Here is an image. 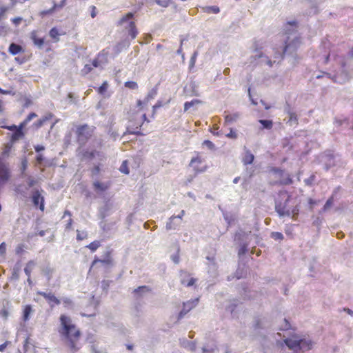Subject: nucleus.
I'll list each match as a JSON object with an SVG mask.
<instances>
[{"label": "nucleus", "instance_id": "f257e3e1", "mask_svg": "<svg viewBox=\"0 0 353 353\" xmlns=\"http://www.w3.org/2000/svg\"><path fill=\"white\" fill-rule=\"evenodd\" d=\"M297 23L296 21H288L284 28L285 33L287 35L285 39L282 43V45L274 49L275 50L274 55V60L269 59L266 55H264L261 52H259L257 48L254 50V54L250 57V62L254 63L256 59V64H266L269 67H272L273 63L282 59L285 55L293 56L300 46V38L298 36L297 32Z\"/></svg>", "mask_w": 353, "mask_h": 353}, {"label": "nucleus", "instance_id": "f03ea898", "mask_svg": "<svg viewBox=\"0 0 353 353\" xmlns=\"http://www.w3.org/2000/svg\"><path fill=\"white\" fill-rule=\"evenodd\" d=\"M60 321L61 329L59 330V333L65 343H67L70 350L72 352L77 351L79 347L77 345V341L80 336V331L72 323L70 317L65 314L61 315Z\"/></svg>", "mask_w": 353, "mask_h": 353}, {"label": "nucleus", "instance_id": "7ed1b4c3", "mask_svg": "<svg viewBox=\"0 0 353 353\" xmlns=\"http://www.w3.org/2000/svg\"><path fill=\"white\" fill-rule=\"evenodd\" d=\"M285 344L289 349L294 352H305L312 347V342L310 339H301L297 335H294L290 338H286L284 340Z\"/></svg>", "mask_w": 353, "mask_h": 353}, {"label": "nucleus", "instance_id": "20e7f679", "mask_svg": "<svg viewBox=\"0 0 353 353\" xmlns=\"http://www.w3.org/2000/svg\"><path fill=\"white\" fill-rule=\"evenodd\" d=\"M281 200L276 201L275 210L280 217L290 216V206L288 203L290 201L291 196L286 192L282 193L279 196Z\"/></svg>", "mask_w": 353, "mask_h": 353}, {"label": "nucleus", "instance_id": "39448f33", "mask_svg": "<svg viewBox=\"0 0 353 353\" xmlns=\"http://www.w3.org/2000/svg\"><path fill=\"white\" fill-rule=\"evenodd\" d=\"M133 17L134 14L132 12H128L125 16H123L119 21V23L121 25H124L125 23H127L125 28L128 29V34L131 37L132 39H135L138 33L134 22L131 21Z\"/></svg>", "mask_w": 353, "mask_h": 353}, {"label": "nucleus", "instance_id": "423d86ee", "mask_svg": "<svg viewBox=\"0 0 353 353\" xmlns=\"http://www.w3.org/2000/svg\"><path fill=\"white\" fill-rule=\"evenodd\" d=\"M43 190L34 188L32 191V202L34 207L39 208L41 211H44L45 209V199L42 195Z\"/></svg>", "mask_w": 353, "mask_h": 353}, {"label": "nucleus", "instance_id": "0eeeda50", "mask_svg": "<svg viewBox=\"0 0 353 353\" xmlns=\"http://www.w3.org/2000/svg\"><path fill=\"white\" fill-rule=\"evenodd\" d=\"M92 130L88 125L79 126L77 130V139L79 144H84L92 136Z\"/></svg>", "mask_w": 353, "mask_h": 353}, {"label": "nucleus", "instance_id": "6e6552de", "mask_svg": "<svg viewBox=\"0 0 353 353\" xmlns=\"http://www.w3.org/2000/svg\"><path fill=\"white\" fill-rule=\"evenodd\" d=\"M199 299L188 301L183 303V308L178 314V320L182 319L184 316L188 314L192 309L195 307L198 304Z\"/></svg>", "mask_w": 353, "mask_h": 353}, {"label": "nucleus", "instance_id": "1a4fd4ad", "mask_svg": "<svg viewBox=\"0 0 353 353\" xmlns=\"http://www.w3.org/2000/svg\"><path fill=\"white\" fill-rule=\"evenodd\" d=\"M38 294L42 296L49 303L51 307L54 305H59L61 301L51 292H38Z\"/></svg>", "mask_w": 353, "mask_h": 353}, {"label": "nucleus", "instance_id": "9d476101", "mask_svg": "<svg viewBox=\"0 0 353 353\" xmlns=\"http://www.w3.org/2000/svg\"><path fill=\"white\" fill-rule=\"evenodd\" d=\"M93 188L95 192L97 193L105 192L109 189L111 185V183L110 181L108 182H100L99 181H95L92 183Z\"/></svg>", "mask_w": 353, "mask_h": 353}, {"label": "nucleus", "instance_id": "9b49d317", "mask_svg": "<svg viewBox=\"0 0 353 353\" xmlns=\"http://www.w3.org/2000/svg\"><path fill=\"white\" fill-rule=\"evenodd\" d=\"M322 161L325 163V169L328 170L330 168L335 165L334 156L330 152L325 154L322 157Z\"/></svg>", "mask_w": 353, "mask_h": 353}, {"label": "nucleus", "instance_id": "f8f14e48", "mask_svg": "<svg viewBox=\"0 0 353 353\" xmlns=\"http://www.w3.org/2000/svg\"><path fill=\"white\" fill-rule=\"evenodd\" d=\"M181 222L180 220H176L175 216H172L166 223L167 230H175L179 228Z\"/></svg>", "mask_w": 353, "mask_h": 353}, {"label": "nucleus", "instance_id": "ddd939ff", "mask_svg": "<svg viewBox=\"0 0 353 353\" xmlns=\"http://www.w3.org/2000/svg\"><path fill=\"white\" fill-rule=\"evenodd\" d=\"M244 152L245 153L242 158L243 163L245 165L252 164L254 160V155L246 147H244Z\"/></svg>", "mask_w": 353, "mask_h": 353}, {"label": "nucleus", "instance_id": "4468645a", "mask_svg": "<svg viewBox=\"0 0 353 353\" xmlns=\"http://www.w3.org/2000/svg\"><path fill=\"white\" fill-rule=\"evenodd\" d=\"M188 276L189 274L187 272L183 270L181 271L180 277L181 284L185 285L188 287H190L194 284L196 279L194 278H190V280L187 281L186 277H188Z\"/></svg>", "mask_w": 353, "mask_h": 353}, {"label": "nucleus", "instance_id": "2eb2a0df", "mask_svg": "<svg viewBox=\"0 0 353 353\" xmlns=\"http://www.w3.org/2000/svg\"><path fill=\"white\" fill-rule=\"evenodd\" d=\"M350 79V75L346 72H342L340 74H336L334 77V81L343 84Z\"/></svg>", "mask_w": 353, "mask_h": 353}, {"label": "nucleus", "instance_id": "dca6fc26", "mask_svg": "<svg viewBox=\"0 0 353 353\" xmlns=\"http://www.w3.org/2000/svg\"><path fill=\"white\" fill-rule=\"evenodd\" d=\"M30 38L32 40L34 44L39 48H42L44 44V39L42 37H38L36 31L31 32Z\"/></svg>", "mask_w": 353, "mask_h": 353}, {"label": "nucleus", "instance_id": "f3484780", "mask_svg": "<svg viewBox=\"0 0 353 353\" xmlns=\"http://www.w3.org/2000/svg\"><path fill=\"white\" fill-rule=\"evenodd\" d=\"M99 262L104 265H110L112 263V259L110 256V252H107L105 253V256L102 259H99L97 257H95L94 261H92V266L94 265L96 263Z\"/></svg>", "mask_w": 353, "mask_h": 353}, {"label": "nucleus", "instance_id": "a211bd4d", "mask_svg": "<svg viewBox=\"0 0 353 353\" xmlns=\"http://www.w3.org/2000/svg\"><path fill=\"white\" fill-rule=\"evenodd\" d=\"M29 189L30 188L26 185V184L22 183L16 187L15 191L22 196L27 197Z\"/></svg>", "mask_w": 353, "mask_h": 353}, {"label": "nucleus", "instance_id": "6ab92c4d", "mask_svg": "<svg viewBox=\"0 0 353 353\" xmlns=\"http://www.w3.org/2000/svg\"><path fill=\"white\" fill-rule=\"evenodd\" d=\"M241 117L240 112H234L231 114H226L225 116V123L226 124H230L233 122L236 121Z\"/></svg>", "mask_w": 353, "mask_h": 353}, {"label": "nucleus", "instance_id": "aec40b11", "mask_svg": "<svg viewBox=\"0 0 353 353\" xmlns=\"http://www.w3.org/2000/svg\"><path fill=\"white\" fill-rule=\"evenodd\" d=\"M9 170L4 164H0V180L6 181L9 179Z\"/></svg>", "mask_w": 353, "mask_h": 353}, {"label": "nucleus", "instance_id": "412c9836", "mask_svg": "<svg viewBox=\"0 0 353 353\" xmlns=\"http://www.w3.org/2000/svg\"><path fill=\"white\" fill-rule=\"evenodd\" d=\"M22 51H23V48L15 43H12L9 46L8 52L12 55H16Z\"/></svg>", "mask_w": 353, "mask_h": 353}, {"label": "nucleus", "instance_id": "4be33fe9", "mask_svg": "<svg viewBox=\"0 0 353 353\" xmlns=\"http://www.w3.org/2000/svg\"><path fill=\"white\" fill-rule=\"evenodd\" d=\"M24 137V133L21 130H17L12 134L10 143H13Z\"/></svg>", "mask_w": 353, "mask_h": 353}, {"label": "nucleus", "instance_id": "5701e85b", "mask_svg": "<svg viewBox=\"0 0 353 353\" xmlns=\"http://www.w3.org/2000/svg\"><path fill=\"white\" fill-rule=\"evenodd\" d=\"M142 124H139L135 128L133 127L132 125H129L127 127L126 131L123 133V137H124L126 134H140V132L139 131V129L141 126Z\"/></svg>", "mask_w": 353, "mask_h": 353}, {"label": "nucleus", "instance_id": "b1692460", "mask_svg": "<svg viewBox=\"0 0 353 353\" xmlns=\"http://www.w3.org/2000/svg\"><path fill=\"white\" fill-rule=\"evenodd\" d=\"M150 290L149 287L143 285V286H139V288L134 289V295L138 297V296H141L143 294L148 292Z\"/></svg>", "mask_w": 353, "mask_h": 353}, {"label": "nucleus", "instance_id": "393cba45", "mask_svg": "<svg viewBox=\"0 0 353 353\" xmlns=\"http://www.w3.org/2000/svg\"><path fill=\"white\" fill-rule=\"evenodd\" d=\"M65 1L66 0H61L59 3H54L51 9L42 12V14H51L54 10L63 8L65 5Z\"/></svg>", "mask_w": 353, "mask_h": 353}, {"label": "nucleus", "instance_id": "a878e982", "mask_svg": "<svg viewBox=\"0 0 353 353\" xmlns=\"http://www.w3.org/2000/svg\"><path fill=\"white\" fill-rule=\"evenodd\" d=\"M32 312V308L30 305H27L25 306L23 310V321H27L30 319V315Z\"/></svg>", "mask_w": 353, "mask_h": 353}, {"label": "nucleus", "instance_id": "bb28decb", "mask_svg": "<svg viewBox=\"0 0 353 353\" xmlns=\"http://www.w3.org/2000/svg\"><path fill=\"white\" fill-rule=\"evenodd\" d=\"M36 263L34 261H30L24 268V272L28 276V277L30 276L31 272L33 268L35 266Z\"/></svg>", "mask_w": 353, "mask_h": 353}, {"label": "nucleus", "instance_id": "cd10ccee", "mask_svg": "<svg viewBox=\"0 0 353 353\" xmlns=\"http://www.w3.org/2000/svg\"><path fill=\"white\" fill-rule=\"evenodd\" d=\"M259 122L262 125V129L270 130L273 125L272 120L259 119Z\"/></svg>", "mask_w": 353, "mask_h": 353}, {"label": "nucleus", "instance_id": "c85d7f7f", "mask_svg": "<svg viewBox=\"0 0 353 353\" xmlns=\"http://www.w3.org/2000/svg\"><path fill=\"white\" fill-rule=\"evenodd\" d=\"M38 183V179L32 176L28 175L26 177V185L29 188H33Z\"/></svg>", "mask_w": 353, "mask_h": 353}, {"label": "nucleus", "instance_id": "c756f323", "mask_svg": "<svg viewBox=\"0 0 353 353\" xmlns=\"http://www.w3.org/2000/svg\"><path fill=\"white\" fill-rule=\"evenodd\" d=\"M157 94V88H154L149 91L145 98V101L148 103L150 100L154 99Z\"/></svg>", "mask_w": 353, "mask_h": 353}, {"label": "nucleus", "instance_id": "7c9ffc66", "mask_svg": "<svg viewBox=\"0 0 353 353\" xmlns=\"http://www.w3.org/2000/svg\"><path fill=\"white\" fill-rule=\"evenodd\" d=\"M203 10L205 12L210 14V13H214L217 14L220 12V9L216 6H206L203 8Z\"/></svg>", "mask_w": 353, "mask_h": 353}, {"label": "nucleus", "instance_id": "2f4dec72", "mask_svg": "<svg viewBox=\"0 0 353 353\" xmlns=\"http://www.w3.org/2000/svg\"><path fill=\"white\" fill-rule=\"evenodd\" d=\"M201 101L199 99H193L191 101H186L185 103H184V111L186 112L188 111L191 107H192L193 105H196V104H199L201 103Z\"/></svg>", "mask_w": 353, "mask_h": 353}, {"label": "nucleus", "instance_id": "473e14b6", "mask_svg": "<svg viewBox=\"0 0 353 353\" xmlns=\"http://www.w3.org/2000/svg\"><path fill=\"white\" fill-rule=\"evenodd\" d=\"M42 272L47 277L48 281H50L52 277L53 270L49 265H47L43 268Z\"/></svg>", "mask_w": 353, "mask_h": 353}, {"label": "nucleus", "instance_id": "72a5a7b5", "mask_svg": "<svg viewBox=\"0 0 353 353\" xmlns=\"http://www.w3.org/2000/svg\"><path fill=\"white\" fill-rule=\"evenodd\" d=\"M289 211L290 216H292V219L293 220H296L299 211L297 205L293 206L292 208H290Z\"/></svg>", "mask_w": 353, "mask_h": 353}, {"label": "nucleus", "instance_id": "f704fd0d", "mask_svg": "<svg viewBox=\"0 0 353 353\" xmlns=\"http://www.w3.org/2000/svg\"><path fill=\"white\" fill-rule=\"evenodd\" d=\"M334 203V194L327 200L323 208H322L323 212L327 211Z\"/></svg>", "mask_w": 353, "mask_h": 353}, {"label": "nucleus", "instance_id": "c9c22d12", "mask_svg": "<svg viewBox=\"0 0 353 353\" xmlns=\"http://www.w3.org/2000/svg\"><path fill=\"white\" fill-rule=\"evenodd\" d=\"M101 245L100 241H94L90 243L89 245L86 246V248H89L92 252H95Z\"/></svg>", "mask_w": 353, "mask_h": 353}, {"label": "nucleus", "instance_id": "e433bc0d", "mask_svg": "<svg viewBox=\"0 0 353 353\" xmlns=\"http://www.w3.org/2000/svg\"><path fill=\"white\" fill-rule=\"evenodd\" d=\"M28 164V162L27 158L26 157H23L21 161V166H20V170H21L22 174H24L26 170L27 169Z\"/></svg>", "mask_w": 353, "mask_h": 353}, {"label": "nucleus", "instance_id": "4c0bfd02", "mask_svg": "<svg viewBox=\"0 0 353 353\" xmlns=\"http://www.w3.org/2000/svg\"><path fill=\"white\" fill-rule=\"evenodd\" d=\"M297 121L298 119L296 114L295 113H290L289 119L288 120L287 123L290 125H293L297 124Z\"/></svg>", "mask_w": 353, "mask_h": 353}, {"label": "nucleus", "instance_id": "58836bf2", "mask_svg": "<svg viewBox=\"0 0 353 353\" xmlns=\"http://www.w3.org/2000/svg\"><path fill=\"white\" fill-rule=\"evenodd\" d=\"M12 145H13V143L9 142L8 143L6 146H5V149L3 150V152H2V155L3 157H8L9 156V154H10V152L12 148Z\"/></svg>", "mask_w": 353, "mask_h": 353}, {"label": "nucleus", "instance_id": "ea45409f", "mask_svg": "<svg viewBox=\"0 0 353 353\" xmlns=\"http://www.w3.org/2000/svg\"><path fill=\"white\" fill-rule=\"evenodd\" d=\"M49 35L54 39L59 40L58 36L59 35V31L56 28H52L49 32Z\"/></svg>", "mask_w": 353, "mask_h": 353}, {"label": "nucleus", "instance_id": "a19ab883", "mask_svg": "<svg viewBox=\"0 0 353 353\" xmlns=\"http://www.w3.org/2000/svg\"><path fill=\"white\" fill-rule=\"evenodd\" d=\"M271 237L276 241H281L283 240L284 236L283 234L279 232H273L271 234Z\"/></svg>", "mask_w": 353, "mask_h": 353}, {"label": "nucleus", "instance_id": "79ce46f5", "mask_svg": "<svg viewBox=\"0 0 353 353\" xmlns=\"http://www.w3.org/2000/svg\"><path fill=\"white\" fill-rule=\"evenodd\" d=\"M125 86L129 89H132V90L138 88V84L137 83V82L131 81H126L125 83Z\"/></svg>", "mask_w": 353, "mask_h": 353}, {"label": "nucleus", "instance_id": "37998d69", "mask_svg": "<svg viewBox=\"0 0 353 353\" xmlns=\"http://www.w3.org/2000/svg\"><path fill=\"white\" fill-rule=\"evenodd\" d=\"M108 87V84L107 81H104L102 83V85L98 88V92L100 94H103L106 92Z\"/></svg>", "mask_w": 353, "mask_h": 353}, {"label": "nucleus", "instance_id": "c03bdc74", "mask_svg": "<svg viewBox=\"0 0 353 353\" xmlns=\"http://www.w3.org/2000/svg\"><path fill=\"white\" fill-rule=\"evenodd\" d=\"M19 269L18 268H14L12 273L11 279L12 280H18L19 278Z\"/></svg>", "mask_w": 353, "mask_h": 353}, {"label": "nucleus", "instance_id": "a18cd8bd", "mask_svg": "<svg viewBox=\"0 0 353 353\" xmlns=\"http://www.w3.org/2000/svg\"><path fill=\"white\" fill-rule=\"evenodd\" d=\"M88 234L86 232L84 231H79L77 230V239L79 241H81L85 239L87 237Z\"/></svg>", "mask_w": 353, "mask_h": 353}, {"label": "nucleus", "instance_id": "49530a36", "mask_svg": "<svg viewBox=\"0 0 353 353\" xmlns=\"http://www.w3.org/2000/svg\"><path fill=\"white\" fill-rule=\"evenodd\" d=\"M247 251H248L247 245L243 244L241 245V247L239 250L238 254L239 256H242V255L245 254L247 252Z\"/></svg>", "mask_w": 353, "mask_h": 353}, {"label": "nucleus", "instance_id": "de8ad7c7", "mask_svg": "<svg viewBox=\"0 0 353 353\" xmlns=\"http://www.w3.org/2000/svg\"><path fill=\"white\" fill-rule=\"evenodd\" d=\"M120 171L122 172V173H124V174H129L130 171L127 167V164H126V161H123V163L121 164V167H120Z\"/></svg>", "mask_w": 353, "mask_h": 353}, {"label": "nucleus", "instance_id": "09e8293b", "mask_svg": "<svg viewBox=\"0 0 353 353\" xmlns=\"http://www.w3.org/2000/svg\"><path fill=\"white\" fill-rule=\"evenodd\" d=\"M203 145L208 147L210 150H213L215 148L214 144L209 140H205L203 143Z\"/></svg>", "mask_w": 353, "mask_h": 353}, {"label": "nucleus", "instance_id": "8fccbe9b", "mask_svg": "<svg viewBox=\"0 0 353 353\" xmlns=\"http://www.w3.org/2000/svg\"><path fill=\"white\" fill-rule=\"evenodd\" d=\"M196 56H197V52H195L191 57L190 63H189L190 68L194 67L195 62H196Z\"/></svg>", "mask_w": 353, "mask_h": 353}, {"label": "nucleus", "instance_id": "3c124183", "mask_svg": "<svg viewBox=\"0 0 353 353\" xmlns=\"http://www.w3.org/2000/svg\"><path fill=\"white\" fill-rule=\"evenodd\" d=\"M53 116L54 115L52 113L48 112V113L46 114L43 117H42L41 119H42L43 123H45L46 121L51 119L53 117Z\"/></svg>", "mask_w": 353, "mask_h": 353}, {"label": "nucleus", "instance_id": "603ef678", "mask_svg": "<svg viewBox=\"0 0 353 353\" xmlns=\"http://www.w3.org/2000/svg\"><path fill=\"white\" fill-rule=\"evenodd\" d=\"M281 183L284 185H290L292 183V179L290 176H288V177L281 181Z\"/></svg>", "mask_w": 353, "mask_h": 353}, {"label": "nucleus", "instance_id": "864d4df0", "mask_svg": "<svg viewBox=\"0 0 353 353\" xmlns=\"http://www.w3.org/2000/svg\"><path fill=\"white\" fill-rule=\"evenodd\" d=\"M37 117V114L34 113V112H31L30 113L28 117H26V119H25L26 122H27L28 123L33 119L36 118Z\"/></svg>", "mask_w": 353, "mask_h": 353}, {"label": "nucleus", "instance_id": "5fc2aeb1", "mask_svg": "<svg viewBox=\"0 0 353 353\" xmlns=\"http://www.w3.org/2000/svg\"><path fill=\"white\" fill-rule=\"evenodd\" d=\"M226 137L230 139H236L237 134L236 132L233 130L232 129H230V131L228 134H226Z\"/></svg>", "mask_w": 353, "mask_h": 353}, {"label": "nucleus", "instance_id": "6e6d98bb", "mask_svg": "<svg viewBox=\"0 0 353 353\" xmlns=\"http://www.w3.org/2000/svg\"><path fill=\"white\" fill-rule=\"evenodd\" d=\"M62 301L65 307H68L72 304V301L70 298L65 297L62 299Z\"/></svg>", "mask_w": 353, "mask_h": 353}, {"label": "nucleus", "instance_id": "4d7b16f0", "mask_svg": "<svg viewBox=\"0 0 353 353\" xmlns=\"http://www.w3.org/2000/svg\"><path fill=\"white\" fill-rule=\"evenodd\" d=\"M164 104H165V103H164L162 101L159 100V101L155 103V105H153V109H154V110H157V109H159V108H160L163 107V106L164 105Z\"/></svg>", "mask_w": 353, "mask_h": 353}, {"label": "nucleus", "instance_id": "13d9d810", "mask_svg": "<svg viewBox=\"0 0 353 353\" xmlns=\"http://www.w3.org/2000/svg\"><path fill=\"white\" fill-rule=\"evenodd\" d=\"M6 243L4 242L1 243L0 244V255H3L6 253Z\"/></svg>", "mask_w": 353, "mask_h": 353}, {"label": "nucleus", "instance_id": "bf43d9fd", "mask_svg": "<svg viewBox=\"0 0 353 353\" xmlns=\"http://www.w3.org/2000/svg\"><path fill=\"white\" fill-rule=\"evenodd\" d=\"M23 20V19L21 17H14L13 19H12V23L16 26H19V23L21 22V21Z\"/></svg>", "mask_w": 353, "mask_h": 353}, {"label": "nucleus", "instance_id": "052dcab7", "mask_svg": "<svg viewBox=\"0 0 353 353\" xmlns=\"http://www.w3.org/2000/svg\"><path fill=\"white\" fill-rule=\"evenodd\" d=\"M223 218H224L225 221L228 223V225H230L231 221H232L231 217H230L228 214L226 212H223Z\"/></svg>", "mask_w": 353, "mask_h": 353}, {"label": "nucleus", "instance_id": "680f3d73", "mask_svg": "<svg viewBox=\"0 0 353 353\" xmlns=\"http://www.w3.org/2000/svg\"><path fill=\"white\" fill-rule=\"evenodd\" d=\"M8 11V8L1 7L0 8V20L3 17L6 12Z\"/></svg>", "mask_w": 353, "mask_h": 353}, {"label": "nucleus", "instance_id": "e2e57ef3", "mask_svg": "<svg viewBox=\"0 0 353 353\" xmlns=\"http://www.w3.org/2000/svg\"><path fill=\"white\" fill-rule=\"evenodd\" d=\"M43 160H44V157H43V154H38L36 157V161H37V163H39V164H41L43 163Z\"/></svg>", "mask_w": 353, "mask_h": 353}, {"label": "nucleus", "instance_id": "0e129e2a", "mask_svg": "<svg viewBox=\"0 0 353 353\" xmlns=\"http://www.w3.org/2000/svg\"><path fill=\"white\" fill-rule=\"evenodd\" d=\"M92 67L94 68H99L101 67V64L98 59H95L92 61Z\"/></svg>", "mask_w": 353, "mask_h": 353}, {"label": "nucleus", "instance_id": "69168bd1", "mask_svg": "<svg viewBox=\"0 0 353 353\" xmlns=\"http://www.w3.org/2000/svg\"><path fill=\"white\" fill-rule=\"evenodd\" d=\"M100 172V168L99 165H96L94 167V168L92 170V175H97Z\"/></svg>", "mask_w": 353, "mask_h": 353}, {"label": "nucleus", "instance_id": "338daca9", "mask_svg": "<svg viewBox=\"0 0 353 353\" xmlns=\"http://www.w3.org/2000/svg\"><path fill=\"white\" fill-rule=\"evenodd\" d=\"M34 148L37 152H39L45 150V147L41 145H37L34 146Z\"/></svg>", "mask_w": 353, "mask_h": 353}, {"label": "nucleus", "instance_id": "774afa93", "mask_svg": "<svg viewBox=\"0 0 353 353\" xmlns=\"http://www.w3.org/2000/svg\"><path fill=\"white\" fill-rule=\"evenodd\" d=\"M92 65H89V64H86L83 70V71L85 72V73H88L90 72L91 70H92Z\"/></svg>", "mask_w": 353, "mask_h": 353}]
</instances>
